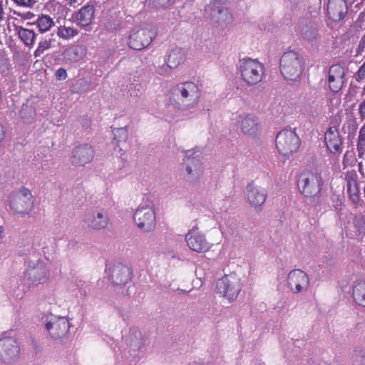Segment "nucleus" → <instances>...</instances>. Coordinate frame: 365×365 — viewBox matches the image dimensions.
Returning <instances> with one entry per match:
<instances>
[{"mask_svg": "<svg viewBox=\"0 0 365 365\" xmlns=\"http://www.w3.org/2000/svg\"><path fill=\"white\" fill-rule=\"evenodd\" d=\"M79 123L85 129L91 127V120L87 116L83 115L79 118Z\"/></svg>", "mask_w": 365, "mask_h": 365, "instance_id": "nucleus-41", "label": "nucleus"}, {"mask_svg": "<svg viewBox=\"0 0 365 365\" xmlns=\"http://www.w3.org/2000/svg\"><path fill=\"white\" fill-rule=\"evenodd\" d=\"M155 212L151 202L140 205L134 215V220L137 226L144 232H150L155 228Z\"/></svg>", "mask_w": 365, "mask_h": 365, "instance_id": "nucleus-10", "label": "nucleus"}, {"mask_svg": "<svg viewBox=\"0 0 365 365\" xmlns=\"http://www.w3.org/2000/svg\"><path fill=\"white\" fill-rule=\"evenodd\" d=\"M322 24L311 19H302L299 23V32L302 38L311 44H317L321 41L320 29Z\"/></svg>", "mask_w": 365, "mask_h": 365, "instance_id": "nucleus-11", "label": "nucleus"}, {"mask_svg": "<svg viewBox=\"0 0 365 365\" xmlns=\"http://www.w3.org/2000/svg\"><path fill=\"white\" fill-rule=\"evenodd\" d=\"M84 220L89 227L98 230L107 227L109 217L107 212L103 210H93L86 214Z\"/></svg>", "mask_w": 365, "mask_h": 365, "instance_id": "nucleus-21", "label": "nucleus"}, {"mask_svg": "<svg viewBox=\"0 0 365 365\" xmlns=\"http://www.w3.org/2000/svg\"><path fill=\"white\" fill-rule=\"evenodd\" d=\"M170 69L171 68L168 66V62L166 61L165 64L163 65L162 66H160L158 68L157 73L160 75H165L168 73Z\"/></svg>", "mask_w": 365, "mask_h": 365, "instance_id": "nucleus-44", "label": "nucleus"}, {"mask_svg": "<svg viewBox=\"0 0 365 365\" xmlns=\"http://www.w3.org/2000/svg\"><path fill=\"white\" fill-rule=\"evenodd\" d=\"M19 38L23 43L29 47H31L34 44L36 34L33 29H26L22 26L16 27Z\"/></svg>", "mask_w": 365, "mask_h": 365, "instance_id": "nucleus-30", "label": "nucleus"}, {"mask_svg": "<svg viewBox=\"0 0 365 365\" xmlns=\"http://www.w3.org/2000/svg\"><path fill=\"white\" fill-rule=\"evenodd\" d=\"M359 140L361 141H365V128L362 127L360 129L359 135Z\"/></svg>", "mask_w": 365, "mask_h": 365, "instance_id": "nucleus-48", "label": "nucleus"}, {"mask_svg": "<svg viewBox=\"0 0 365 365\" xmlns=\"http://www.w3.org/2000/svg\"><path fill=\"white\" fill-rule=\"evenodd\" d=\"M78 0H68V4L72 5L74 3H76Z\"/></svg>", "mask_w": 365, "mask_h": 365, "instance_id": "nucleus-54", "label": "nucleus"}, {"mask_svg": "<svg viewBox=\"0 0 365 365\" xmlns=\"http://www.w3.org/2000/svg\"><path fill=\"white\" fill-rule=\"evenodd\" d=\"M94 150L89 144H81L72 150L70 158L71 163L74 166H84L93 158Z\"/></svg>", "mask_w": 365, "mask_h": 365, "instance_id": "nucleus-16", "label": "nucleus"}, {"mask_svg": "<svg viewBox=\"0 0 365 365\" xmlns=\"http://www.w3.org/2000/svg\"><path fill=\"white\" fill-rule=\"evenodd\" d=\"M67 76V72L63 68H59L55 73L56 79L58 81H63Z\"/></svg>", "mask_w": 365, "mask_h": 365, "instance_id": "nucleus-40", "label": "nucleus"}, {"mask_svg": "<svg viewBox=\"0 0 365 365\" xmlns=\"http://www.w3.org/2000/svg\"><path fill=\"white\" fill-rule=\"evenodd\" d=\"M185 240L190 250L197 252H204L209 249V244L205 236L197 229H192L185 235Z\"/></svg>", "mask_w": 365, "mask_h": 365, "instance_id": "nucleus-20", "label": "nucleus"}, {"mask_svg": "<svg viewBox=\"0 0 365 365\" xmlns=\"http://www.w3.org/2000/svg\"><path fill=\"white\" fill-rule=\"evenodd\" d=\"M4 138V130L3 125L0 123V142Z\"/></svg>", "mask_w": 365, "mask_h": 365, "instance_id": "nucleus-50", "label": "nucleus"}, {"mask_svg": "<svg viewBox=\"0 0 365 365\" xmlns=\"http://www.w3.org/2000/svg\"><path fill=\"white\" fill-rule=\"evenodd\" d=\"M32 195L31 191L25 187L12 194L10 197V208L14 212L22 216L29 214L33 207Z\"/></svg>", "mask_w": 365, "mask_h": 365, "instance_id": "nucleus-12", "label": "nucleus"}, {"mask_svg": "<svg viewBox=\"0 0 365 365\" xmlns=\"http://www.w3.org/2000/svg\"><path fill=\"white\" fill-rule=\"evenodd\" d=\"M24 278L33 286L44 284L48 280L49 270L41 260H29L24 272Z\"/></svg>", "mask_w": 365, "mask_h": 365, "instance_id": "nucleus-7", "label": "nucleus"}, {"mask_svg": "<svg viewBox=\"0 0 365 365\" xmlns=\"http://www.w3.org/2000/svg\"><path fill=\"white\" fill-rule=\"evenodd\" d=\"M237 66L242 79L248 86L256 85L262 80L264 66L257 59L251 58L240 59Z\"/></svg>", "mask_w": 365, "mask_h": 365, "instance_id": "nucleus-5", "label": "nucleus"}, {"mask_svg": "<svg viewBox=\"0 0 365 365\" xmlns=\"http://www.w3.org/2000/svg\"><path fill=\"white\" fill-rule=\"evenodd\" d=\"M95 5L92 2L82 6L78 11L73 14L77 24L81 26H87L90 25L94 19Z\"/></svg>", "mask_w": 365, "mask_h": 365, "instance_id": "nucleus-23", "label": "nucleus"}, {"mask_svg": "<svg viewBox=\"0 0 365 365\" xmlns=\"http://www.w3.org/2000/svg\"><path fill=\"white\" fill-rule=\"evenodd\" d=\"M240 128L242 132L248 135H255L259 129V120L253 114L240 116Z\"/></svg>", "mask_w": 365, "mask_h": 365, "instance_id": "nucleus-25", "label": "nucleus"}, {"mask_svg": "<svg viewBox=\"0 0 365 365\" xmlns=\"http://www.w3.org/2000/svg\"><path fill=\"white\" fill-rule=\"evenodd\" d=\"M356 226L360 232H365V222L363 218H359L356 220Z\"/></svg>", "mask_w": 365, "mask_h": 365, "instance_id": "nucleus-45", "label": "nucleus"}, {"mask_svg": "<svg viewBox=\"0 0 365 365\" xmlns=\"http://www.w3.org/2000/svg\"><path fill=\"white\" fill-rule=\"evenodd\" d=\"M183 166L187 174L192 178H198L202 172V155L197 149L187 150L185 153Z\"/></svg>", "mask_w": 365, "mask_h": 365, "instance_id": "nucleus-14", "label": "nucleus"}, {"mask_svg": "<svg viewBox=\"0 0 365 365\" xmlns=\"http://www.w3.org/2000/svg\"><path fill=\"white\" fill-rule=\"evenodd\" d=\"M118 313L123 321L127 322L128 320L129 315L127 312H125V310H123V309H119Z\"/></svg>", "mask_w": 365, "mask_h": 365, "instance_id": "nucleus-46", "label": "nucleus"}, {"mask_svg": "<svg viewBox=\"0 0 365 365\" xmlns=\"http://www.w3.org/2000/svg\"><path fill=\"white\" fill-rule=\"evenodd\" d=\"M51 38H49L48 40L41 41L38 43L37 48L34 53V57H40L42 54H43L45 51L48 50L51 47Z\"/></svg>", "mask_w": 365, "mask_h": 365, "instance_id": "nucleus-37", "label": "nucleus"}, {"mask_svg": "<svg viewBox=\"0 0 365 365\" xmlns=\"http://www.w3.org/2000/svg\"><path fill=\"white\" fill-rule=\"evenodd\" d=\"M220 1L221 0H214V1L210 4L212 15L213 16H220L218 17V20L220 21H226L230 19V15L228 10L222 5Z\"/></svg>", "mask_w": 365, "mask_h": 365, "instance_id": "nucleus-29", "label": "nucleus"}, {"mask_svg": "<svg viewBox=\"0 0 365 365\" xmlns=\"http://www.w3.org/2000/svg\"><path fill=\"white\" fill-rule=\"evenodd\" d=\"M354 359L356 365H364L363 361H365V350H355Z\"/></svg>", "mask_w": 365, "mask_h": 365, "instance_id": "nucleus-39", "label": "nucleus"}, {"mask_svg": "<svg viewBox=\"0 0 365 365\" xmlns=\"http://www.w3.org/2000/svg\"><path fill=\"white\" fill-rule=\"evenodd\" d=\"M83 51L81 46H73L65 50L63 57L71 62H76L83 57Z\"/></svg>", "mask_w": 365, "mask_h": 365, "instance_id": "nucleus-32", "label": "nucleus"}, {"mask_svg": "<svg viewBox=\"0 0 365 365\" xmlns=\"http://www.w3.org/2000/svg\"><path fill=\"white\" fill-rule=\"evenodd\" d=\"M325 141L327 148L332 153H338L341 150L342 140L341 139L338 129L334 127H330L325 133Z\"/></svg>", "mask_w": 365, "mask_h": 365, "instance_id": "nucleus-24", "label": "nucleus"}, {"mask_svg": "<svg viewBox=\"0 0 365 365\" xmlns=\"http://www.w3.org/2000/svg\"><path fill=\"white\" fill-rule=\"evenodd\" d=\"M4 9L2 1L0 0V21L4 19Z\"/></svg>", "mask_w": 365, "mask_h": 365, "instance_id": "nucleus-51", "label": "nucleus"}, {"mask_svg": "<svg viewBox=\"0 0 365 365\" xmlns=\"http://www.w3.org/2000/svg\"><path fill=\"white\" fill-rule=\"evenodd\" d=\"M245 196L247 202L255 208L260 207L267 199V192L264 189L249 183L245 190Z\"/></svg>", "mask_w": 365, "mask_h": 365, "instance_id": "nucleus-18", "label": "nucleus"}, {"mask_svg": "<svg viewBox=\"0 0 365 365\" xmlns=\"http://www.w3.org/2000/svg\"><path fill=\"white\" fill-rule=\"evenodd\" d=\"M278 152L287 158L297 153L300 147L301 140L294 130L284 129L279 131L275 139Z\"/></svg>", "mask_w": 365, "mask_h": 365, "instance_id": "nucleus-6", "label": "nucleus"}, {"mask_svg": "<svg viewBox=\"0 0 365 365\" xmlns=\"http://www.w3.org/2000/svg\"><path fill=\"white\" fill-rule=\"evenodd\" d=\"M91 82L88 79L86 78H81L77 81L75 85V88L79 93L88 92L91 90Z\"/></svg>", "mask_w": 365, "mask_h": 365, "instance_id": "nucleus-38", "label": "nucleus"}, {"mask_svg": "<svg viewBox=\"0 0 365 365\" xmlns=\"http://www.w3.org/2000/svg\"><path fill=\"white\" fill-rule=\"evenodd\" d=\"M216 289L219 294L232 302L241 291L240 279L235 274H225L217 282Z\"/></svg>", "mask_w": 365, "mask_h": 365, "instance_id": "nucleus-8", "label": "nucleus"}, {"mask_svg": "<svg viewBox=\"0 0 365 365\" xmlns=\"http://www.w3.org/2000/svg\"><path fill=\"white\" fill-rule=\"evenodd\" d=\"M304 68V58L299 53L294 51H289L282 56L280 72L287 81H298Z\"/></svg>", "mask_w": 365, "mask_h": 365, "instance_id": "nucleus-3", "label": "nucleus"}, {"mask_svg": "<svg viewBox=\"0 0 365 365\" xmlns=\"http://www.w3.org/2000/svg\"><path fill=\"white\" fill-rule=\"evenodd\" d=\"M77 29L65 26L58 27V35L65 39H68L78 34Z\"/></svg>", "mask_w": 365, "mask_h": 365, "instance_id": "nucleus-36", "label": "nucleus"}, {"mask_svg": "<svg viewBox=\"0 0 365 365\" xmlns=\"http://www.w3.org/2000/svg\"><path fill=\"white\" fill-rule=\"evenodd\" d=\"M20 348L18 342L13 337H4L0 339V356L6 363L16 359L19 354Z\"/></svg>", "mask_w": 365, "mask_h": 365, "instance_id": "nucleus-17", "label": "nucleus"}, {"mask_svg": "<svg viewBox=\"0 0 365 365\" xmlns=\"http://www.w3.org/2000/svg\"><path fill=\"white\" fill-rule=\"evenodd\" d=\"M359 113L361 118H365V101L359 106Z\"/></svg>", "mask_w": 365, "mask_h": 365, "instance_id": "nucleus-47", "label": "nucleus"}, {"mask_svg": "<svg viewBox=\"0 0 365 365\" xmlns=\"http://www.w3.org/2000/svg\"><path fill=\"white\" fill-rule=\"evenodd\" d=\"M70 327L67 317L53 314L46 317L45 328L53 340L61 341L68 336Z\"/></svg>", "mask_w": 365, "mask_h": 365, "instance_id": "nucleus-9", "label": "nucleus"}, {"mask_svg": "<svg viewBox=\"0 0 365 365\" xmlns=\"http://www.w3.org/2000/svg\"><path fill=\"white\" fill-rule=\"evenodd\" d=\"M155 36V32L147 29H134L128 38V46L134 50H142L148 46Z\"/></svg>", "mask_w": 365, "mask_h": 365, "instance_id": "nucleus-13", "label": "nucleus"}, {"mask_svg": "<svg viewBox=\"0 0 365 365\" xmlns=\"http://www.w3.org/2000/svg\"><path fill=\"white\" fill-rule=\"evenodd\" d=\"M19 117L24 123H31L36 116V110L34 106L28 103H23L21 110L19 112Z\"/></svg>", "mask_w": 365, "mask_h": 365, "instance_id": "nucleus-33", "label": "nucleus"}, {"mask_svg": "<svg viewBox=\"0 0 365 365\" xmlns=\"http://www.w3.org/2000/svg\"><path fill=\"white\" fill-rule=\"evenodd\" d=\"M185 60V53L181 48L176 47L170 51L166 61L170 68H175Z\"/></svg>", "mask_w": 365, "mask_h": 365, "instance_id": "nucleus-28", "label": "nucleus"}, {"mask_svg": "<svg viewBox=\"0 0 365 365\" xmlns=\"http://www.w3.org/2000/svg\"><path fill=\"white\" fill-rule=\"evenodd\" d=\"M348 11L345 0H329L327 4V14L329 18L335 22L342 20Z\"/></svg>", "mask_w": 365, "mask_h": 365, "instance_id": "nucleus-22", "label": "nucleus"}, {"mask_svg": "<svg viewBox=\"0 0 365 365\" xmlns=\"http://www.w3.org/2000/svg\"><path fill=\"white\" fill-rule=\"evenodd\" d=\"M125 342L133 351H140L143 347L144 339L138 327L130 328L129 334L125 336Z\"/></svg>", "mask_w": 365, "mask_h": 365, "instance_id": "nucleus-26", "label": "nucleus"}, {"mask_svg": "<svg viewBox=\"0 0 365 365\" xmlns=\"http://www.w3.org/2000/svg\"><path fill=\"white\" fill-rule=\"evenodd\" d=\"M200 91L196 83L186 81L178 83L171 91L170 102L180 110L194 108L198 103Z\"/></svg>", "mask_w": 365, "mask_h": 365, "instance_id": "nucleus-1", "label": "nucleus"}, {"mask_svg": "<svg viewBox=\"0 0 365 365\" xmlns=\"http://www.w3.org/2000/svg\"><path fill=\"white\" fill-rule=\"evenodd\" d=\"M176 0H145L147 6L155 10H166L170 9Z\"/></svg>", "mask_w": 365, "mask_h": 365, "instance_id": "nucleus-34", "label": "nucleus"}, {"mask_svg": "<svg viewBox=\"0 0 365 365\" xmlns=\"http://www.w3.org/2000/svg\"><path fill=\"white\" fill-rule=\"evenodd\" d=\"M309 285V277L302 269H295L288 274L287 287L292 292L297 294L306 291Z\"/></svg>", "mask_w": 365, "mask_h": 365, "instance_id": "nucleus-15", "label": "nucleus"}, {"mask_svg": "<svg viewBox=\"0 0 365 365\" xmlns=\"http://www.w3.org/2000/svg\"><path fill=\"white\" fill-rule=\"evenodd\" d=\"M357 81L362 80L365 78V61L364 63L360 66L359 69L358 70L357 73Z\"/></svg>", "mask_w": 365, "mask_h": 365, "instance_id": "nucleus-42", "label": "nucleus"}, {"mask_svg": "<svg viewBox=\"0 0 365 365\" xmlns=\"http://www.w3.org/2000/svg\"><path fill=\"white\" fill-rule=\"evenodd\" d=\"M14 14L18 15L19 16H21V18H23L24 19H31L32 18H34L35 16V15L32 12H30V11H27V12H24V13L14 11Z\"/></svg>", "mask_w": 365, "mask_h": 365, "instance_id": "nucleus-43", "label": "nucleus"}, {"mask_svg": "<svg viewBox=\"0 0 365 365\" xmlns=\"http://www.w3.org/2000/svg\"><path fill=\"white\" fill-rule=\"evenodd\" d=\"M352 297L358 306L365 307V281H356L354 282Z\"/></svg>", "mask_w": 365, "mask_h": 365, "instance_id": "nucleus-27", "label": "nucleus"}, {"mask_svg": "<svg viewBox=\"0 0 365 365\" xmlns=\"http://www.w3.org/2000/svg\"><path fill=\"white\" fill-rule=\"evenodd\" d=\"M351 200L354 202H356L359 200V195H354L351 196Z\"/></svg>", "mask_w": 365, "mask_h": 365, "instance_id": "nucleus-52", "label": "nucleus"}, {"mask_svg": "<svg viewBox=\"0 0 365 365\" xmlns=\"http://www.w3.org/2000/svg\"><path fill=\"white\" fill-rule=\"evenodd\" d=\"M329 87L331 92L337 93L344 86L345 71L339 64H334L329 69Z\"/></svg>", "mask_w": 365, "mask_h": 365, "instance_id": "nucleus-19", "label": "nucleus"}, {"mask_svg": "<svg viewBox=\"0 0 365 365\" xmlns=\"http://www.w3.org/2000/svg\"><path fill=\"white\" fill-rule=\"evenodd\" d=\"M106 272L109 280L114 286L126 287L122 293L130 296L135 292V287L132 282L133 277L132 269L121 262H113L106 266Z\"/></svg>", "mask_w": 365, "mask_h": 365, "instance_id": "nucleus-2", "label": "nucleus"}, {"mask_svg": "<svg viewBox=\"0 0 365 365\" xmlns=\"http://www.w3.org/2000/svg\"><path fill=\"white\" fill-rule=\"evenodd\" d=\"M324 184V180L320 173L313 172L302 173L298 181V187L301 193L306 197H312L314 202H321L319 192Z\"/></svg>", "mask_w": 365, "mask_h": 365, "instance_id": "nucleus-4", "label": "nucleus"}, {"mask_svg": "<svg viewBox=\"0 0 365 365\" xmlns=\"http://www.w3.org/2000/svg\"><path fill=\"white\" fill-rule=\"evenodd\" d=\"M3 227H0V244L1 243Z\"/></svg>", "mask_w": 365, "mask_h": 365, "instance_id": "nucleus-53", "label": "nucleus"}, {"mask_svg": "<svg viewBox=\"0 0 365 365\" xmlns=\"http://www.w3.org/2000/svg\"><path fill=\"white\" fill-rule=\"evenodd\" d=\"M113 133V140L118 143H125L128 138V133L126 126L114 128Z\"/></svg>", "mask_w": 365, "mask_h": 365, "instance_id": "nucleus-35", "label": "nucleus"}, {"mask_svg": "<svg viewBox=\"0 0 365 365\" xmlns=\"http://www.w3.org/2000/svg\"><path fill=\"white\" fill-rule=\"evenodd\" d=\"M34 24L36 25V27L41 33H44L48 31L54 25V22L53 19L49 16L42 14L41 16H38L34 22L27 23V25Z\"/></svg>", "mask_w": 365, "mask_h": 365, "instance_id": "nucleus-31", "label": "nucleus"}, {"mask_svg": "<svg viewBox=\"0 0 365 365\" xmlns=\"http://www.w3.org/2000/svg\"><path fill=\"white\" fill-rule=\"evenodd\" d=\"M32 344L34 347V349L36 351V353H38L41 351V347L38 346L37 341L35 339L32 340Z\"/></svg>", "mask_w": 365, "mask_h": 365, "instance_id": "nucleus-49", "label": "nucleus"}]
</instances>
